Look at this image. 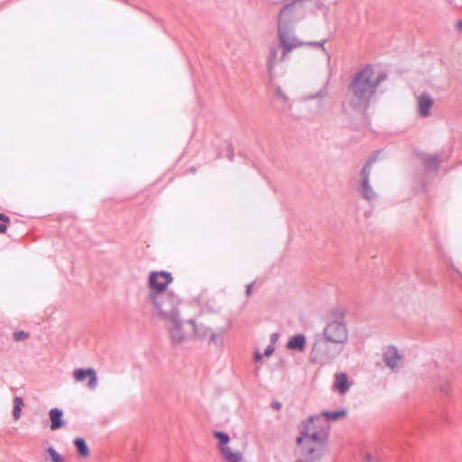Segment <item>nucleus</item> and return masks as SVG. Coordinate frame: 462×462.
Returning a JSON list of instances; mask_svg holds the SVG:
<instances>
[{
	"label": "nucleus",
	"mask_w": 462,
	"mask_h": 462,
	"mask_svg": "<svg viewBox=\"0 0 462 462\" xmlns=\"http://www.w3.org/2000/svg\"><path fill=\"white\" fill-rule=\"evenodd\" d=\"M298 430L296 444L301 446L306 441L302 450L305 460L301 462H319L328 451L330 424L320 416H310L299 424Z\"/></svg>",
	"instance_id": "1"
},
{
	"label": "nucleus",
	"mask_w": 462,
	"mask_h": 462,
	"mask_svg": "<svg viewBox=\"0 0 462 462\" xmlns=\"http://www.w3.org/2000/svg\"><path fill=\"white\" fill-rule=\"evenodd\" d=\"M385 79V73L374 77L373 67L365 66L354 75L349 83L348 105L356 111L365 112L374 99L380 83Z\"/></svg>",
	"instance_id": "2"
},
{
	"label": "nucleus",
	"mask_w": 462,
	"mask_h": 462,
	"mask_svg": "<svg viewBox=\"0 0 462 462\" xmlns=\"http://www.w3.org/2000/svg\"><path fill=\"white\" fill-rule=\"evenodd\" d=\"M293 9V4L287 5L282 9L279 14L278 39L280 47L282 49L280 61H284L292 50L303 44L295 37L292 29L288 24Z\"/></svg>",
	"instance_id": "3"
},
{
	"label": "nucleus",
	"mask_w": 462,
	"mask_h": 462,
	"mask_svg": "<svg viewBox=\"0 0 462 462\" xmlns=\"http://www.w3.org/2000/svg\"><path fill=\"white\" fill-rule=\"evenodd\" d=\"M154 308V315L164 321L176 320L180 317L181 300L172 292L154 295L148 299Z\"/></svg>",
	"instance_id": "4"
},
{
	"label": "nucleus",
	"mask_w": 462,
	"mask_h": 462,
	"mask_svg": "<svg viewBox=\"0 0 462 462\" xmlns=\"http://www.w3.org/2000/svg\"><path fill=\"white\" fill-rule=\"evenodd\" d=\"M342 349V346L333 344L318 334L315 336L310 359L313 363L323 365L336 358Z\"/></svg>",
	"instance_id": "5"
},
{
	"label": "nucleus",
	"mask_w": 462,
	"mask_h": 462,
	"mask_svg": "<svg viewBox=\"0 0 462 462\" xmlns=\"http://www.w3.org/2000/svg\"><path fill=\"white\" fill-rule=\"evenodd\" d=\"M321 337L342 347L347 343L348 331L342 320L329 321L323 329Z\"/></svg>",
	"instance_id": "6"
},
{
	"label": "nucleus",
	"mask_w": 462,
	"mask_h": 462,
	"mask_svg": "<svg viewBox=\"0 0 462 462\" xmlns=\"http://www.w3.org/2000/svg\"><path fill=\"white\" fill-rule=\"evenodd\" d=\"M172 282V277L170 273L152 272L149 277V294L148 299L154 295H162L168 293L167 287Z\"/></svg>",
	"instance_id": "7"
},
{
	"label": "nucleus",
	"mask_w": 462,
	"mask_h": 462,
	"mask_svg": "<svg viewBox=\"0 0 462 462\" xmlns=\"http://www.w3.org/2000/svg\"><path fill=\"white\" fill-rule=\"evenodd\" d=\"M374 158H372L369 161H367L360 171L358 191L363 196V198L367 200H373L376 198V193L371 187L369 181L372 164L374 163Z\"/></svg>",
	"instance_id": "8"
},
{
	"label": "nucleus",
	"mask_w": 462,
	"mask_h": 462,
	"mask_svg": "<svg viewBox=\"0 0 462 462\" xmlns=\"http://www.w3.org/2000/svg\"><path fill=\"white\" fill-rule=\"evenodd\" d=\"M434 100L428 92H422L416 97L417 114L421 118H428L431 116V108Z\"/></svg>",
	"instance_id": "9"
},
{
	"label": "nucleus",
	"mask_w": 462,
	"mask_h": 462,
	"mask_svg": "<svg viewBox=\"0 0 462 462\" xmlns=\"http://www.w3.org/2000/svg\"><path fill=\"white\" fill-rule=\"evenodd\" d=\"M167 322L170 323L168 330L170 337L174 343L180 344L188 338V336L182 329L183 321L180 317L176 318V320H169Z\"/></svg>",
	"instance_id": "10"
},
{
	"label": "nucleus",
	"mask_w": 462,
	"mask_h": 462,
	"mask_svg": "<svg viewBox=\"0 0 462 462\" xmlns=\"http://www.w3.org/2000/svg\"><path fill=\"white\" fill-rule=\"evenodd\" d=\"M74 379L78 382L84 381L87 377H88V388L94 390L97 385V373L93 368L88 369H76L73 373Z\"/></svg>",
	"instance_id": "11"
},
{
	"label": "nucleus",
	"mask_w": 462,
	"mask_h": 462,
	"mask_svg": "<svg viewBox=\"0 0 462 462\" xmlns=\"http://www.w3.org/2000/svg\"><path fill=\"white\" fill-rule=\"evenodd\" d=\"M383 356L385 365L393 370L402 365V356L396 347L393 346H388Z\"/></svg>",
	"instance_id": "12"
},
{
	"label": "nucleus",
	"mask_w": 462,
	"mask_h": 462,
	"mask_svg": "<svg viewBox=\"0 0 462 462\" xmlns=\"http://www.w3.org/2000/svg\"><path fill=\"white\" fill-rule=\"evenodd\" d=\"M334 378L333 389L341 395L346 394L352 385L347 374L343 372L336 373Z\"/></svg>",
	"instance_id": "13"
},
{
	"label": "nucleus",
	"mask_w": 462,
	"mask_h": 462,
	"mask_svg": "<svg viewBox=\"0 0 462 462\" xmlns=\"http://www.w3.org/2000/svg\"><path fill=\"white\" fill-rule=\"evenodd\" d=\"M280 46L273 45L269 48V53L267 57V70L270 77H273L277 61H278V53H279Z\"/></svg>",
	"instance_id": "14"
},
{
	"label": "nucleus",
	"mask_w": 462,
	"mask_h": 462,
	"mask_svg": "<svg viewBox=\"0 0 462 462\" xmlns=\"http://www.w3.org/2000/svg\"><path fill=\"white\" fill-rule=\"evenodd\" d=\"M306 347V337L303 334H298L291 337L287 342V348L303 352Z\"/></svg>",
	"instance_id": "15"
},
{
	"label": "nucleus",
	"mask_w": 462,
	"mask_h": 462,
	"mask_svg": "<svg viewBox=\"0 0 462 462\" xmlns=\"http://www.w3.org/2000/svg\"><path fill=\"white\" fill-rule=\"evenodd\" d=\"M51 420V430H57L65 425V421L62 420L63 411L58 408H53L49 412Z\"/></svg>",
	"instance_id": "16"
},
{
	"label": "nucleus",
	"mask_w": 462,
	"mask_h": 462,
	"mask_svg": "<svg viewBox=\"0 0 462 462\" xmlns=\"http://www.w3.org/2000/svg\"><path fill=\"white\" fill-rule=\"evenodd\" d=\"M188 322L192 326L193 334L197 338L204 340L208 337L211 332L210 328L203 325H197L194 319H189Z\"/></svg>",
	"instance_id": "17"
},
{
	"label": "nucleus",
	"mask_w": 462,
	"mask_h": 462,
	"mask_svg": "<svg viewBox=\"0 0 462 462\" xmlns=\"http://www.w3.org/2000/svg\"><path fill=\"white\" fill-rule=\"evenodd\" d=\"M319 416H320L322 420H325L329 424V420L335 421L338 419L345 418L346 416V411L344 409L332 411H322V413Z\"/></svg>",
	"instance_id": "18"
},
{
	"label": "nucleus",
	"mask_w": 462,
	"mask_h": 462,
	"mask_svg": "<svg viewBox=\"0 0 462 462\" xmlns=\"http://www.w3.org/2000/svg\"><path fill=\"white\" fill-rule=\"evenodd\" d=\"M226 462H242L243 456L240 452H233L230 448H223L220 452Z\"/></svg>",
	"instance_id": "19"
},
{
	"label": "nucleus",
	"mask_w": 462,
	"mask_h": 462,
	"mask_svg": "<svg viewBox=\"0 0 462 462\" xmlns=\"http://www.w3.org/2000/svg\"><path fill=\"white\" fill-rule=\"evenodd\" d=\"M24 406L23 400L20 396H15L14 398V409H13V418L14 420H18L21 418L22 409Z\"/></svg>",
	"instance_id": "20"
},
{
	"label": "nucleus",
	"mask_w": 462,
	"mask_h": 462,
	"mask_svg": "<svg viewBox=\"0 0 462 462\" xmlns=\"http://www.w3.org/2000/svg\"><path fill=\"white\" fill-rule=\"evenodd\" d=\"M74 444H75V447L77 448V450H78L79 454L81 457H88L89 449H88V445H87V443H86L84 439L77 438L74 440Z\"/></svg>",
	"instance_id": "21"
},
{
	"label": "nucleus",
	"mask_w": 462,
	"mask_h": 462,
	"mask_svg": "<svg viewBox=\"0 0 462 462\" xmlns=\"http://www.w3.org/2000/svg\"><path fill=\"white\" fill-rule=\"evenodd\" d=\"M424 165L429 170H435L439 166L438 155H426L423 159Z\"/></svg>",
	"instance_id": "22"
},
{
	"label": "nucleus",
	"mask_w": 462,
	"mask_h": 462,
	"mask_svg": "<svg viewBox=\"0 0 462 462\" xmlns=\"http://www.w3.org/2000/svg\"><path fill=\"white\" fill-rule=\"evenodd\" d=\"M214 436L215 438H217L218 440H219V449H220V452H222V448H229L227 446L229 440H230V438L228 436V434L223 432V431H215L214 432Z\"/></svg>",
	"instance_id": "23"
},
{
	"label": "nucleus",
	"mask_w": 462,
	"mask_h": 462,
	"mask_svg": "<svg viewBox=\"0 0 462 462\" xmlns=\"http://www.w3.org/2000/svg\"><path fill=\"white\" fill-rule=\"evenodd\" d=\"M275 95H276V97L279 98L282 102L283 108L290 109L291 106L288 102V97L280 87L276 88Z\"/></svg>",
	"instance_id": "24"
},
{
	"label": "nucleus",
	"mask_w": 462,
	"mask_h": 462,
	"mask_svg": "<svg viewBox=\"0 0 462 462\" xmlns=\"http://www.w3.org/2000/svg\"><path fill=\"white\" fill-rule=\"evenodd\" d=\"M361 462H379V459L372 452L365 451L362 455Z\"/></svg>",
	"instance_id": "25"
},
{
	"label": "nucleus",
	"mask_w": 462,
	"mask_h": 462,
	"mask_svg": "<svg viewBox=\"0 0 462 462\" xmlns=\"http://www.w3.org/2000/svg\"><path fill=\"white\" fill-rule=\"evenodd\" d=\"M208 340L209 343H213L215 345H217V346H221L222 345V339H221V336L217 333H215V332H210L208 337Z\"/></svg>",
	"instance_id": "26"
},
{
	"label": "nucleus",
	"mask_w": 462,
	"mask_h": 462,
	"mask_svg": "<svg viewBox=\"0 0 462 462\" xmlns=\"http://www.w3.org/2000/svg\"><path fill=\"white\" fill-rule=\"evenodd\" d=\"M326 42V40H323L321 42H309L308 44L309 45H311V46H315V47H319L321 48L322 51L325 53V55L327 56V59H328V63H329L330 61V55L329 53L327 51L326 48L324 47V43Z\"/></svg>",
	"instance_id": "27"
},
{
	"label": "nucleus",
	"mask_w": 462,
	"mask_h": 462,
	"mask_svg": "<svg viewBox=\"0 0 462 462\" xmlns=\"http://www.w3.org/2000/svg\"><path fill=\"white\" fill-rule=\"evenodd\" d=\"M13 337L15 341H22L28 338L29 334L21 330L14 332Z\"/></svg>",
	"instance_id": "28"
},
{
	"label": "nucleus",
	"mask_w": 462,
	"mask_h": 462,
	"mask_svg": "<svg viewBox=\"0 0 462 462\" xmlns=\"http://www.w3.org/2000/svg\"><path fill=\"white\" fill-rule=\"evenodd\" d=\"M327 95L326 89H320L312 98H322Z\"/></svg>",
	"instance_id": "29"
},
{
	"label": "nucleus",
	"mask_w": 462,
	"mask_h": 462,
	"mask_svg": "<svg viewBox=\"0 0 462 462\" xmlns=\"http://www.w3.org/2000/svg\"><path fill=\"white\" fill-rule=\"evenodd\" d=\"M274 351V348L273 346L269 345L266 346L265 350H264V356H270Z\"/></svg>",
	"instance_id": "30"
},
{
	"label": "nucleus",
	"mask_w": 462,
	"mask_h": 462,
	"mask_svg": "<svg viewBox=\"0 0 462 462\" xmlns=\"http://www.w3.org/2000/svg\"><path fill=\"white\" fill-rule=\"evenodd\" d=\"M205 307L210 312H217L219 310V308L216 304H214L213 306H209L208 303H207Z\"/></svg>",
	"instance_id": "31"
},
{
	"label": "nucleus",
	"mask_w": 462,
	"mask_h": 462,
	"mask_svg": "<svg viewBox=\"0 0 462 462\" xmlns=\"http://www.w3.org/2000/svg\"><path fill=\"white\" fill-rule=\"evenodd\" d=\"M253 286H254V282L246 285V288H245V294H246V296H250L251 295L252 290H253Z\"/></svg>",
	"instance_id": "32"
},
{
	"label": "nucleus",
	"mask_w": 462,
	"mask_h": 462,
	"mask_svg": "<svg viewBox=\"0 0 462 462\" xmlns=\"http://www.w3.org/2000/svg\"><path fill=\"white\" fill-rule=\"evenodd\" d=\"M0 220L3 221L4 223H9L10 222V218L8 216L3 214V213H0Z\"/></svg>",
	"instance_id": "33"
},
{
	"label": "nucleus",
	"mask_w": 462,
	"mask_h": 462,
	"mask_svg": "<svg viewBox=\"0 0 462 462\" xmlns=\"http://www.w3.org/2000/svg\"><path fill=\"white\" fill-rule=\"evenodd\" d=\"M272 407L274 410L279 411L282 408V404L278 402H272Z\"/></svg>",
	"instance_id": "34"
},
{
	"label": "nucleus",
	"mask_w": 462,
	"mask_h": 462,
	"mask_svg": "<svg viewBox=\"0 0 462 462\" xmlns=\"http://www.w3.org/2000/svg\"><path fill=\"white\" fill-rule=\"evenodd\" d=\"M254 360H255L256 362H259L260 360H262L263 356H262V354H261L259 351H256V352L254 353Z\"/></svg>",
	"instance_id": "35"
},
{
	"label": "nucleus",
	"mask_w": 462,
	"mask_h": 462,
	"mask_svg": "<svg viewBox=\"0 0 462 462\" xmlns=\"http://www.w3.org/2000/svg\"><path fill=\"white\" fill-rule=\"evenodd\" d=\"M456 28L458 32L462 33V20L457 22Z\"/></svg>",
	"instance_id": "36"
},
{
	"label": "nucleus",
	"mask_w": 462,
	"mask_h": 462,
	"mask_svg": "<svg viewBox=\"0 0 462 462\" xmlns=\"http://www.w3.org/2000/svg\"><path fill=\"white\" fill-rule=\"evenodd\" d=\"M5 224L6 223L0 224V234L5 233V231L7 230V226Z\"/></svg>",
	"instance_id": "37"
},
{
	"label": "nucleus",
	"mask_w": 462,
	"mask_h": 462,
	"mask_svg": "<svg viewBox=\"0 0 462 462\" xmlns=\"http://www.w3.org/2000/svg\"><path fill=\"white\" fill-rule=\"evenodd\" d=\"M276 337H277V334L274 333L272 335V341L274 342L276 340Z\"/></svg>",
	"instance_id": "38"
}]
</instances>
